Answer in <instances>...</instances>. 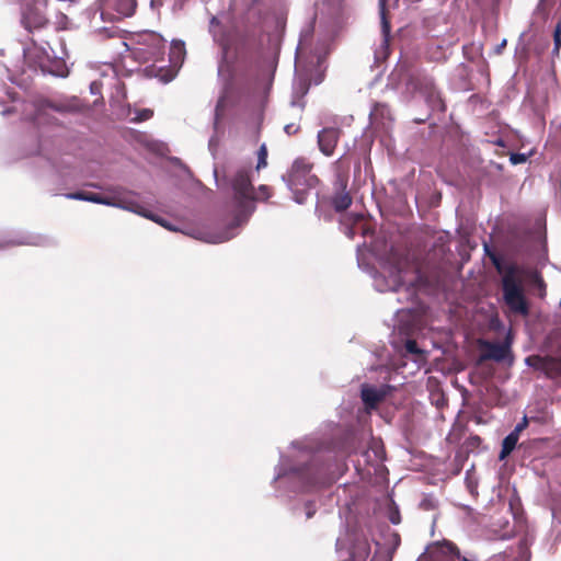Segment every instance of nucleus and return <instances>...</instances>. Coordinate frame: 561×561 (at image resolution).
I'll use <instances>...</instances> for the list:
<instances>
[{"label":"nucleus","mask_w":561,"mask_h":561,"mask_svg":"<svg viewBox=\"0 0 561 561\" xmlns=\"http://www.w3.org/2000/svg\"><path fill=\"white\" fill-rule=\"evenodd\" d=\"M209 31L214 37V41L221 45L224 48L226 47V36L222 33V26L219 20L216 16L210 19Z\"/></svg>","instance_id":"obj_22"},{"label":"nucleus","mask_w":561,"mask_h":561,"mask_svg":"<svg viewBox=\"0 0 561 561\" xmlns=\"http://www.w3.org/2000/svg\"><path fill=\"white\" fill-rule=\"evenodd\" d=\"M217 186L232 194L234 202L233 221L225 229L216 232L196 230L192 236L207 243H222L238 233V228L245 224L254 211V192L250 165L228 164L220 173L214 170Z\"/></svg>","instance_id":"obj_1"},{"label":"nucleus","mask_w":561,"mask_h":561,"mask_svg":"<svg viewBox=\"0 0 561 561\" xmlns=\"http://www.w3.org/2000/svg\"><path fill=\"white\" fill-rule=\"evenodd\" d=\"M23 57L27 64L32 67H38L43 71H48L57 77L65 78L68 76V68L64 62H58V69H50L49 65L51 62V57L47 48L44 46H38L33 43L31 46L23 48Z\"/></svg>","instance_id":"obj_10"},{"label":"nucleus","mask_w":561,"mask_h":561,"mask_svg":"<svg viewBox=\"0 0 561 561\" xmlns=\"http://www.w3.org/2000/svg\"><path fill=\"white\" fill-rule=\"evenodd\" d=\"M311 170L312 164L308 160L298 158L293 162L289 171L282 176L297 204H305L310 190L318 184V178Z\"/></svg>","instance_id":"obj_4"},{"label":"nucleus","mask_w":561,"mask_h":561,"mask_svg":"<svg viewBox=\"0 0 561 561\" xmlns=\"http://www.w3.org/2000/svg\"><path fill=\"white\" fill-rule=\"evenodd\" d=\"M47 3L48 0H25L21 12V24L26 31L41 30L48 24Z\"/></svg>","instance_id":"obj_9"},{"label":"nucleus","mask_w":561,"mask_h":561,"mask_svg":"<svg viewBox=\"0 0 561 561\" xmlns=\"http://www.w3.org/2000/svg\"><path fill=\"white\" fill-rule=\"evenodd\" d=\"M407 89L413 92H420L433 111L443 112L445 110L440 93L431 76L421 71L411 73L407 81Z\"/></svg>","instance_id":"obj_7"},{"label":"nucleus","mask_w":561,"mask_h":561,"mask_svg":"<svg viewBox=\"0 0 561 561\" xmlns=\"http://www.w3.org/2000/svg\"><path fill=\"white\" fill-rule=\"evenodd\" d=\"M343 162V157L339 158V160L335 161V164H340Z\"/></svg>","instance_id":"obj_44"},{"label":"nucleus","mask_w":561,"mask_h":561,"mask_svg":"<svg viewBox=\"0 0 561 561\" xmlns=\"http://www.w3.org/2000/svg\"><path fill=\"white\" fill-rule=\"evenodd\" d=\"M298 129H299V127L295 124H287L284 127V130L287 135L296 134L298 131Z\"/></svg>","instance_id":"obj_36"},{"label":"nucleus","mask_w":561,"mask_h":561,"mask_svg":"<svg viewBox=\"0 0 561 561\" xmlns=\"http://www.w3.org/2000/svg\"><path fill=\"white\" fill-rule=\"evenodd\" d=\"M152 111L149 108H145L141 112L138 113V116L136 117V121L142 122L146 119H149L152 116Z\"/></svg>","instance_id":"obj_32"},{"label":"nucleus","mask_w":561,"mask_h":561,"mask_svg":"<svg viewBox=\"0 0 561 561\" xmlns=\"http://www.w3.org/2000/svg\"><path fill=\"white\" fill-rule=\"evenodd\" d=\"M225 106H226V93L219 98L217 105H216L215 122H214L215 128H217L218 122H219L220 117L224 115Z\"/></svg>","instance_id":"obj_23"},{"label":"nucleus","mask_w":561,"mask_h":561,"mask_svg":"<svg viewBox=\"0 0 561 561\" xmlns=\"http://www.w3.org/2000/svg\"><path fill=\"white\" fill-rule=\"evenodd\" d=\"M291 105H293V106L298 105L299 107H304V104H302V103H298V102H296V101H291Z\"/></svg>","instance_id":"obj_42"},{"label":"nucleus","mask_w":561,"mask_h":561,"mask_svg":"<svg viewBox=\"0 0 561 561\" xmlns=\"http://www.w3.org/2000/svg\"><path fill=\"white\" fill-rule=\"evenodd\" d=\"M404 346L409 354L422 355V351L419 348L417 343L414 340H408Z\"/></svg>","instance_id":"obj_28"},{"label":"nucleus","mask_w":561,"mask_h":561,"mask_svg":"<svg viewBox=\"0 0 561 561\" xmlns=\"http://www.w3.org/2000/svg\"><path fill=\"white\" fill-rule=\"evenodd\" d=\"M208 146H209V150L214 153L215 152V147L217 146V142H216L214 137L210 138Z\"/></svg>","instance_id":"obj_39"},{"label":"nucleus","mask_w":561,"mask_h":561,"mask_svg":"<svg viewBox=\"0 0 561 561\" xmlns=\"http://www.w3.org/2000/svg\"><path fill=\"white\" fill-rule=\"evenodd\" d=\"M339 138L340 129L333 127L321 129L318 133V146L320 151L327 157L332 156L339 142Z\"/></svg>","instance_id":"obj_15"},{"label":"nucleus","mask_w":561,"mask_h":561,"mask_svg":"<svg viewBox=\"0 0 561 561\" xmlns=\"http://www.w3.org/2000/svg\"><path fill=\"white\" fill-rule=\"evenodd\" d=\"M307 91H308V87H304V88H302V91H301L302 95H304V94H306V93H307Z\"/></svg>","instance_id":"obj_43"},{"label":"nucleus","mask_w":561,"mask_h":561,"mask_svg":"<svg viewBox=\"0 0 561 561\" xmlns=\"http://www.w3.org/2000/svg\"><path fill=\"white\" fill-rule=\"evenodd\" d=\"M416 561H472L461 557L456 547L448 542H435L430 545Z\"/></svg>","instance_id":"obj_11"},{"label":"nucleus","mask_w":561,"mask_h":561,"mask_svg":"<svg viewBox=\"0 0 561 561\" xmlns=\"http://www.w3.org/2000/svg\"><path fill=\"white\" fill-rule=\"evenodd\" d=\"M65 196L68 199L84 201V202H91V203H95V204H102V205H106V206L122 208V209H125V210H128V211H131L135 214H139L146 218H149L171 231L178 230V228L168 224V221L165 219H163L159 216L149 214L147 211H142V207L136 201H134L129 197H126V196L102 195V194L90 193V192L68 193Z\"/></svg>","instance_id":"obj_3"},{"label":"nucleus","mask_w":561,"mask_h":561,"mask_svg":"<svg viewBox=\"0 0 561 561\" xmlns=\"http://www.w3.org/2000/svg\"><path fill=\"white\" fill-rule=\"evenodd\" d=\"M390 391V386H370L363 385L360 390L362 400L367 409H375L377 404L386 398Z\"/></svg>","instance_id":"obj_14"},{"label":"nucleus","mask_w":561,"mask_h":561,"mask_svg":"<svg viewBox=\"0 0 561 561\" xmlns=\"http://www.w3.org/2000/svg\"><path fill=\"white\" fill-rule=\"evenodd\" d=\"M268 191H270L268 186L261 185L259 187V193H257L256 197L257 198H264V199L268 198L270 197V192Z\"/></svg>","instance_id":"obj_33"},{"label":"nucleus","mask_w":561,"mask_h":561,"mask_svg":"<svg viewBox=\"0 0 561 561\" xmlns=\"http://www.w3.org/2000/svg\"><path fill=\"white\" fill-rule=\"evenodd\" d=\"M421 280L420 272L412 265L404 264L391 267L388 276L377 275L374 279L375 288L378 291H399L405 288L409 295L415 293V286Z\"/></svg>","instance_id":"obj_6"},{"label":"nucleus","mask_w":561,"mask_h":561,"mask_svg":"<svg viewBox=\"0 0 561 561\" xmlns=\"http://www.w3.org/2000/svg\"><path fill=\"white\" fill-rule=\"evenodd\" d=\"M421 507L425 511H431L435 508V501L432 497H425L421 502Z\"/></svg>","instance_id":"obj_30"},{"label":"nucleus","mask_w":561,"mask_h":561,"mask_svg":"<svg viewBox=\"0 0 561 561\" xmlns=\"http://www.w3.org/2000/svg\"><path fill=\"white\" fill-rule=\"evenodd\" d=\"M15 244H35V245H39L42 244V242L39 241V238H33V237H28V238H25V239H22V240H18L16 242H14Z\"/></svg>","instance_id":"obj_31"},{"label":"nucleus","mask_w":561,"mask_h":561,"mask_svg":"<svg viewBox=\"0 0 561 561\" xmlns=\"http://www.w3.org/2000/svg\"><path fill=\"white\" fill-rule=\"evenodd\" d=\"M352 204V197L344 190L332 197V206L336 211L347 209Z\"/></svg>","instance_id":"obj_21"},{"label":"nucleus","mask_w":561,"mask_h":561,"mask_svg":"<svg viewBox=\"0 0 561 561\" xmlns=\"http://www.w3.org/2000/svg\"><path fill=\"white\" fill-rule=\"evenodd\" d=\"M302 456L311 458L312 461L307 466L293 467L287 469L286 458L280 457L279 465L276 468L274 481H285L295 484V490L309 492L318 486L331 484L335 478L329 474V469L324 463H319L314 455L301 450Z\"/></svg>","instance_id":"obj_2"},{"label":"nucleus","mask_w":561,"mask_h":561,"mask_svg":"<svg viewBox=\"0 0 561 561\" xmlns=\"http://www.w3.org/2000/svg\"><path fill=\"white\" fill-rule=\"evenodd\" d=\"M111 0H99L100 7H108Z\"/></svg>","instance_id":"obj_41"},{"label":"nucleus","mask_w":561,"mask_h":561,"mask_svg":"<svg viewBox=\"0 0 561 561\" xmlns=\"http://www.w3.org/2000/svg\"><path fill=\"white\" fill-rule=\"evenodd\" d=\"M514 560H516V557H515V551L512 549L510 551L506 550L503 553L495 554L490 559V561H514Z\"/></svg>","instance_id":"obj_26"},{"label":"nucleus","mask_w":561,"mask_h":561,"mask_svg":"<svg viewBox=\"0 0 561 561\" xmlns=\"http://www.w3.org/2000/svg\"><path fill=\"white\" fill-rule=\"evenodd\" d=\"M481 346L485 350L482 359H492L501 363L511 357V340L508 335L503 343L483 341Z\"/></svg>","instance_id":"obj_12"},{"label":"nucleus","mask_w":561,"mask_h":561,"mask_svg":"<svg viewBox=\"0 0 561 561\" xmlns=\"http://www.w3.org/2000/svg\"><path fill=\"white\" fill-rule=\"evenodd\" d=\"M369 117L373 124L388 127L392 122V115L389 106L383 103H376L370 110Z\"/></svg>","instance_id":"obj_18"},{"label":"nucleus","mask_w":561,"mask_h":561,"mask_svg":"<svg viewBox=\"0 0 561 561\" xmlns=\"http://www.w3.org/2000/svg\"><path fill=\"white\" fill-rule=\"evenodd\" d=\"M493 263L495 264L499 272H503L502 291L505 305L512 312L527 316L529 313V307L522 287V283L517 277V266L510 264L504 270H502L495 257L493 259Z\"/></svg>","instance_id":"obj_5"},{"label":"nucleus","mask_w":561,"mask_h":561,"mask_svg":"<svg viewBox=\"0 0 561 561\" xmlns=\"http://www.w3.org/2000/svg\"><path fill=\"white\" fill-rule=\"evenodd\" d=\"M369 554V547L367 542H364L352 553L354 559L366 560Z\"/></svg>","instance_id":"obj_25"},{"label":"nucleus","mask_w":561,"mask_h":561,"mask_svg":"<svg viewBox=\"0 0 561 561\" xmlns=\"http://www.w3.org/2000/svg\"><path fill=\"white\" fill-rule=\"evenodd\" d=\"M554 50L561 48V16L553 32Z\"/></svg>","instance_id":"obj_27"},{"label":"nucleus","mask_w":561,"mask_h":561,"mask_svg":"<svg viewBox=\"0 0 561 561\" xmlns=\"http://www.w3.org/2000/svg\"><path fill=\"white\" fill-rule=\"evenodd\" d=\"M386 3H387V0H379V14H380V20H381L382 39L380 43V48L375 51L376 60L386 58V56L388 54V49H389L388 42H389V35H390V23L386 16Z\"/></svg>","instance_id":"obj_16"},{"label":"nucleus","mask_w":561,"mask_h":561,"mask_svg":"<svg viewBox=\"0 0 561 561\" xmlns=\"http://www.w3.org/2000/svg\"><path fill=\"white\" fill-rule=\"evenodd\" d=\"M526 160L527 157L524 153H512L510 157V161L512 162V164L524 163Z\"/></svg>","instance_id":"obj_29"},{"label":"nucleus","mask_w":561,"mask_h":561,"mask_svg":"<svg viewBox=\"0 0 561 561\" xmlns=\"http://www.w3.org/2000/svg\"><path fill=\"white\" fill-rule=\"evenodd\" d=\"M316 510L311 503H307L306 505V517L311 518L314 514Z\"/></svg>","instance_id":"obj_37"},{"label":"nucleus","mask_w":561,"mask_h":561,"mask_svg":"<svg viewBox=\"0 0 561 561\" xmlns=\"http://www.w3.org/2000/svg\"><path fill=\"white\" fill-rule=\"evenodd\" d=\"M165 39L156 32H146L139 35L137 47L134 49L136 58L142 61H163Z\"/></svg>","instance_id":"obj_8"},{"label":"nucleus","mask_w":561,"mask_h":561,"mask_svg":"<svg viewBox=\"0 0 561 561\" xmlns=\"http://www.w3.org/2000/svg\"><path fill=\"white\" fill-rule=\"evenodd\" d=\"M137 8V0H111L108 7H100L102 14L107 9H113L119 18H129L134 15Z\"/></svg>","instance_id":"obj_17"},{"label":"nucleus","mask_w":561,"mask_h":561,"mask_svg":"<svg viewBox=\"0 0 561 561\" xmlns=\"http://www.w3.org/2000/svg\"><path fill=\"white\" fill-rule=\"evenodd\" d=\"M390 520H391L392 524H398L400 522L399 514L398 513L392 514L390 516Z\"/></svg>","instance_id":"obj_40"},{"label":"nucleus","mask_w":561,"mask_h":561,"mask_svg":"<svg viewBox=\"0 0 561 561\" xmlns=\"http://www.w3.org/2000/svg\"><path fill=\"white\" fill-rule=\"evenodd\" d=\"M360 218H362V215L357 214L356 219H360Z\"/></svg>","instance_id":"obj_46"},{"label":"nucleus","mask_w":561,"mask_h":561,"mask_svg":"<svg viewBox=\"0 0 561 561\" xmlns=\"http://www.w3.org/2000/svg\"><path fill=\"white\" fill-rule=\"evenodd\" d=\"M156 4V0H151V5L153 7Z\"/></svg>","instance_id":"obj_47"},{"label":"nucleus","mask_w":561,"mask_h":561,"mask_svg":"<svg viewBox=\"0 0 561 561\" xmlns=\"http://www.w3.org/2000/svg\"><path fill=\"white\" fill-rule=\"evenodd\" d=\"M527 424H528V422H527V417L525 416V417L522 420V422H519V423L515 426V428H514L512 432H513V433H516V434L519 436V433H520L524 428H526Z\"/></svg>","instance_id":"obj_34"},{"label":"nucleus","mask_w":561,"mask_h":561,"mask_svg":"<svg viewBox=\"0 0 561 561\" xmlns=\"http://www.w3.org/2000/svg\"><path fill=\"white\" fill-rule=\"evenodd\" d=\"M519 436L516 433L511 432L502 443V450L499 458L505 459L516 447Z\"/></svg>","instance_id":"obj_20"},{"label":"nucleus","mask_w":561,"mask_h":561,"mask_svg":"<svg viewBox=\"0 0 561 561\" xmlns=\"http://www.w3.org/2000/svg\"><path fill=\"white\" fill-rule=\"evenodd\" d=\"M101 85L102 84L100 82H98V81L91 82V84H90V92L92 94H100L101 93Z\"/></svg>","instance_id":"obj_35"},{"label":"nucleus","mask_w":561,"mask_h":561,"mask_svg":"<svg viewBox=\"0 0 561 561\" xmlns=\"http://www.w3.org/2000/svg\"><path fill=\"white\" fill-rule=\"evenodd\" d=\"M254 2H257L259 0H253Z\"/></svg>","instance_id":"obj_48"},{"label":"nucleus","mask_w":561,"mask_h":561,"mask_svg":"<svg viewBox=\"0 0 561 561\" xmlns=\"http://www.w3.org/2000/svg\"><path fill=\"white\" fill-rule=\"evenodd\" d=\"M345 234H346L350 239H353V238H354V236H355V231H354V229H353L352 227H347V228L345 229Z\"/></svg>","instance_id":"obj_38"},{"label":"nucleus","mask_w":561,"mask_h":561,"mask_svg":"<svg viewBox=\"0 0 561 561\" xmlns=\"http://www.w3.org/2000/svg\"><path fill=\"white\" fill-rule=\"evenodd\" d=\"M506 44V41L504 39L501 44V47H504V45Z\"/></svg>","instance_id":"obj_45"},{"label":"nucleus","mask_w":561,"mask_h":561,"mask_svg":"<svg viewBox=\"0 0 561 561\" xmlns=\"http://www.w3.org/2000/svg\"><path fill=\"white\" fill-rule=\"evenodd\" d=\"M267 165V149L265 144L261 145L257 151V164L256 170H261Z\"/></svg>","instance_id":"obj_24"},{"label":"nucleus","mask_w":561,"mask_h":561,"mask_svg":"<svg viewBox=\"0 0 561 561\" xmlns=\"http://www.w3.org/2000/svg\"><path fill=\"white\" fill-rule=\"evenodd\" d=\"M400 545L398 534L391 533L385 538V542H376V550L371 561H392L393 554Z\"/></svg>","instance_id":"obj_13"},{"label":"nucleus","mask_w":561,"mask_h":561,"mask_svg":"<svg viewBox=\"0 0 561 561\" xmlns=\"http://www.w3.org/2000/svg\"><path fill=\"white\" fill-rule=\"evenodd\" d=\"M170 62L174 66L181 65L185 56V45L182 41H172L170 46Z\"/></svg>","instance_id":"obj_19"}]
</instances>
